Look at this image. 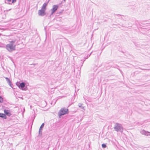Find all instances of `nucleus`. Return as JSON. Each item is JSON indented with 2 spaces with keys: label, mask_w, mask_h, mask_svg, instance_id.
<instances>
[{
  "label": "nucleus",
  "mask_w": 150,
  "mask_h": 150,
  "mask_svg": "<svg viewBox=\"0 0 150 150\" xmlns=\"http://www.w3.org/2000/svg\"><path fill=\"white\" fill-rule=\"evenodd\" d=\"M17 84H18V83H17ZM17 85L18 86V84H17Z\"/></svg>",
  "instance_id": "21"
},
{
  "label": "nucleus",
  "mask_w": 150,
  "mask_h": 150,
  "mask_svg": "<svg viewBox=\"0 0 150 150\" xmlns=\"http://www.w3.org/2000/svg\"><path fill=\"white\" fill-rule=\"evenodd\" d=\"M102 146L103 148H105L106 147V145L105 144H103L102 145Z\"/></svg>",
  "instance_id": "15"
},
{
  "label": "nucleus",
  "mask_w": 150,
  "mask_h": 150,
  "mask_svg": "<svg viewBox=\"0 0 150 150\" xmlns=\"http://www.w3.org/2000/svg\"><path fill=\"white\" fill-rule=\"evenodd\" d=\"M18 86L20 88H21L23 90V88L25 86V84L24 82H22L21 83H20L19 85Z\"/></svg>",
  "instance_id": "10"
},
{
  "label": "nucleus",
  "mask_w": 150,
  "mask_h": 150,
  "mask_svg": "<svg viewBox=\"0 0 150 150\" xmlns=\"http://www.w3.org/2000/svg\"><path fill=\"white\" fill-rule=\"evenodd\" d=\"M6 81H7L8 83L9 84V85L11 86V82L10 80L7 77L5 78Z\"/></svg>",
  "instance_id": "11"
},
{
  "label": "nucleus",
  "mask_w": 150,
  "mask_h": 150,
  "mask_svg": "<svg viewBox=\"0 0 150 150\" xmlns=\"http://www.w3.org/2000/svg\"><path fill=\"white\" fill-rule=\"evenodd\" d=\"M8 2H10L11 1V0H7Z\"/></svg>",
  "instance_id": "18"
},
{
  "label": "nucleus",
  "mask_w": 150,
  "mask_h": 150,
  "mask_svg": "<svg viewBox=\"0 0 150 150\" xmlns=\"http://www.w3.org/2000/svg\"><path fill=\"white\" fill-rule=\"evenodd\" d=\"M58 6L57 5H54L53 6L52 8L51 9L52 12L51 15H52L57 9Z\"/></svg>",
  "instance_id": "5"
},
{
  "label": "nucleus",
  "mask_w": 150,
  "mask_h": 150,
  "mask_svg": "<svg viewBox=\"0 0 150 150\" xmlns=\"http://www.w3.org/2000/svg\"><path fill=\"white\" fill-rule=\"evenodd\" d=\"M47 4H48V3H44L43 4L42 6V7H41V9L45 11L46 9V6H47Z\"/></svg>",
  "instance_id": "8"
},
{
  "label": "nucleus",
  "mask_w": 150,
  "mask_h": 150,
  "mask_svg": "<svg viewBox=\"0 0 150 150\" xmlns=\"http://www.w3.org/2000/svg\"><path fill=\"white\" fill-rule=\"evenodd\" d=\"M3 102V99L2 97L0 96V102L2 103Z\"/></svg>",
  "instance_id": "13"
},
{
  "label": "nucleus",
  "mask_w": 150,
  "mask_h": 150,
  "mask_svg": "<svg viewBox=\"0 0 150 150\" xmlns=\"http://www.w3.org/2000/svg\"><path fill=\"white\" fill-rule=\"evenodd\" d=\"M45 11L44 10L41 9L38 10V14L39 16H43L45 15L46 13Z\"/></svg>",
  "instance_id": "4"
},
{
  "label": "nucleus",
  "mask_w": 150,
  "mask_h": 150,
  "mask_svg": "<svg viewBox=\"0 0 150 150\" xmlns=\"http://www.w3.org/2000/svg\"><path fill=\"white\" fill-rule=\"evenodd\" d=\"M16 1V0H12V3H14Z\"/></svg>",
  "instance_id": "16"
},
{
  "label": "nucleus",
  "mask_w": 150,
  "mask_h": 150,
  "mask_svg": "<svg viewBox=\"0 0 150 150\" xmlns=\"http://www.w3.org/2000/svg\"><path fill=\"white\" fill-rule=\"evenodd\" d=\"M140 132L141 134L144 135L145 136H150V132L146 131L144 129L141 130L140 131Z\"/></svg>",
  "instance_id": "6"
},
{
  "label": "nucleus",
  "mask_w": 150,
  "mask_h": 150,
  "mask_svg": "<svg viewBox=\"0 0 150 150\" xmlns=\"http://www.w3.org/2000/svg\"><path fill=\"white\" fill-rule=\"evenodd\" d=\"M66 0H64V1H65Z\"/></svg>",
  "instance_id": "22"
},
{
  "label": "nucleus",
  "mask_w": 150,
  "mask_h": 150,
  "mask_svg": "<svg viewBox=\"0 0 150 150\" xmlns=\"http://www.w3.org/2000/svg\"><path fill=\"white\" fill-rule=\"evenodd\" d=\"M68 110L65 108H62L58 113V115L60 117L61 116L66 114L68 113Z\"/></svg>",
  "instance_id": "3"
},
{
  "label": "nucleus",
  "mask_w": 150,
  "mask_h": 150,
  "mask_svg": "<svg viewBox=\"0 0 150 150\" xmlns=\"http://www.w3.org/2000/svg\"><path fill=\"white\" fill-rule=\"evenodd\" d=\"M15 42V41H11L6 45V48L8 51L12 52L15 50L16 45L14 44Z\"/></svg>",
  "instance_id": "1"
},
{
  "label": "nucleus",
  "mask_w": 150,
  "mask_h": 150,
  "mask_svg": "<svg viewBox=\"0 0 150 150\" xmlns=\"http://www.w3.org/2000/svg\"><path fill=\"white\" fill-rule=\"evenodd\" d=\"M82 109H83L84 110H85V107L84 106H82L81 107Z\"/></svg>",
  "instance_id": "17"
},
{
  "label": "nucleus",
  "mask_w": 150,
  "mask_h": 150,
  "mask_svg": "<svg viewBox=\"0 0 150 150\" xmlns=\"http://www.w3.org/2000/svg\"><path fill=\"white\" fill-rule=\"evenodd\" d=\"M0 117L5 119L6 118V115L3 113H0Z\"/></svg>",
  "instance_id": "12"
},
{
  "label": "nucleus",
  "mask_w": 150,
  "mask_h": 150,
  "mask_svg": "<svg viewBox=\"0 0 150 150\" xmlns=\"http://www.w3.org/2000/svg\"><path fill=\"white\" fill-rule=\"evenodd\" d=\"M114 129L117 132H122L123 131V128L122 125L117 123L115 124Z\"/></svg>",
  "instance_id": "2"
},
{
  "label": "nucleus",
  "mask_w": 150,
  "mask_h": 150,
  "mask_svg": "<svg viewBox=\"0 0 150 150\" xmlns=\"http://www.w3.org/2000/svg\"><path fill=\"white\" fill-rule=\"evenodd\" d=\"M9 4H11L10 3H8Z\"/></svg>",
  "instance_id": "20"
},
{
  "label": "nucleus",
  "mask_w": 150,
  "mask_h": 150,
  "mask_svg": "<svg viewBox=\"0 0 150 150\" xmlns=\"http://www.w3.org/2000/svg\"><path fill=\"white\" fill-rule=\"evenodd\" d=\"M11 10V9H9V10H8L7 11H8Z\"/></svg>",
  "instance_id": "19"
},
{
  "label": "nucleus",
  "mask_w": 150,
  "mask_h": 150,
  "mask_svg": "<svg viewBox=\"0 0 150 150\" xmlns=\"http://www.w3.org/2000/svg\"><path fill=\"white\" fill-rule=\"evenodd\" d=\"M83 105V104L79 103L78 104V106L80 107H81L82 106V105Z\"/></svg>",
  "instance_id": "14"
},
{
  "label": "nucleus",
  "mask_w": 150,
  "mask_h": 150,
  "mask_svg": "<svg viewBox=\"0 0 150 150\" xmlns=\"http://www.w3.org/2000/svg\"><path fill=\"white\" fill-rule=\"evenodd\" d=\"M4 112L5 114L8 116H10L11 115L10 111L9 110H4Z\"/></svg>",
  "instance_id": "9"
},
{
  "label": "nucleus",
  "mask_w": 150,
  "mask_h": 150,
  "mask_svg": "<svg viewBox=\"0 0 150 150\" xmlns=\"http://www.w3.org/2000/svg\"><path fill=\"white\" fill-rule=\"evenodd\" d=\"M44 123H43L41 125V126H40V129H39V134H41L42 133V129L43 128V127L44 126Z\"/></svg>",
  "instance_id": "7"
}]
</instances>
